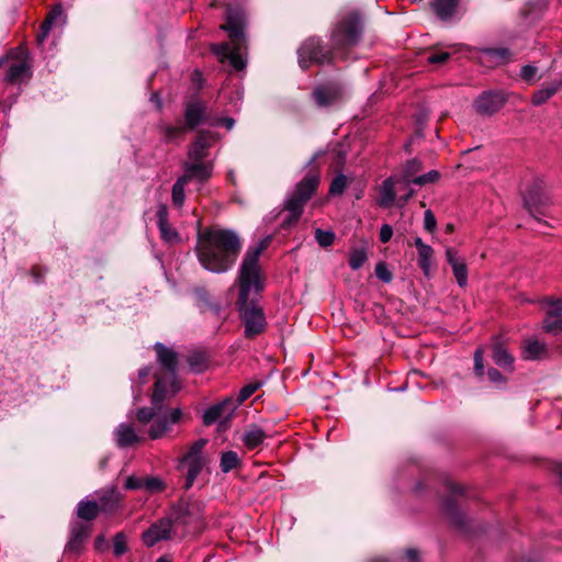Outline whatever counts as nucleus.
<instances>
[{
    "instance_id": "f257e3e1",
    "label": "nucleus",
    "mask_w": 562,
    "mask_h": 562,
    "mask_svg": "<svg viewBox=\"0 0 562 562\" xmlns=\"http://www.w3.org/2000/svg\"><path fill=\"white\" fill-rule=\"evenodd\" d=\"M266 247L267 244L262 241L260 245L248 249L239 269V296L237 305L247 338L261 334L267 325L262 308L250 299L252 291L258 294L263 290L259 257Z\"/></svg>"
},
{
    "instance_id": "f03ea898",
    "label": "nucleus",
    "mask_w": 562,
    "mask_h": 562,
    "mask_svg": "<svg viewBox=\"0 0 562 562\" xmlns=\"http://www.w3.org/2000/svg\"><path fill=\"white\" fill-rule=\"evenodd\" d=\"M361 22L359 15L350 12L342 16L331 31L333 50H324L322 42L317 37L306 40L297 50L299 64L301 68L306 69L311 64H330L334 61L335 55H340L345 59V53L340 50L356 45L361 37Z\"/></svg>"
},
{
    "instance_id": "7ed1b4c3",
    "label": "nucleus",
    "mask_w": 562,
    "mask_h": 562,
    "mask_svg": "<svg viewBox=\"0 0 562 562\" xmlns=\"http://www.w3.org/2000/svg\"><path fill=\"white\" fill-rule=\"evenodd\" d=\"M238 235L220 227H207L198 234L196 255L201 266L214 273L228 271L240 252Z\"/></svg>"
},
{
    "instance_id": "20e7f679",
    "label": "nucleus",
    "mask_w": 562,
    "mask_h": 562,
    "mask_svg": "<svg viewBox=\"0 0 562 562\" xmlns=\"http://www.w3.org/2000/svg\"><path fill=\"white\" fill-rule=\"evenodd\" d=\"M221 29L228 33L231 42L212 45V52L222 63L228 60L234 69L243 70L246 66L243 56V50L246 48L243 14L239 11L228 9L226 23Z\"/></svg>"
},
{
    "instance_id": "39448f33",
    "label": "nucleus",
    "mask_w": 562,
    "mask_h": 562,
    "mask_svg": "<svg viewBox=\"0 0 562 562\" xmlns=\"http://www.w3.org/2000/svg\"><path fill=\"white\" fill-rule=\"evenodd\" d=\"M168 395V390L165 389V382L162 379H157L155 382V389L151 396V407L139 408L137 411V419L147 424L154 419L153 425L149 428V437L151 439H158L167 432L171 425L179 422L182 416V412L179 408L171 409L169 413L162 412V403Z\"/></svg>"
},
{
    "instance_id": "423d86ee",
    "label": "nucleus",
    "mask_w": 562,
    "mask_h": 562,
    "mask_svg": "<svg viewBox=\"0 0 562 562\" xmlns=\"http://www.w3.org/2000/svg\"><path fill=\"white\" fill-rule=\"evenodd\" d=\"M319 183V173L310 171L302 181H300L285 201V210L289 212L288 217L283 221L284 225L295 223L302 215L304 204L310 200Z\"/></svg>"
},
{
    "instance_id": "0eeeda50",
    "label": "nucleus",
    "mask_w": 562,
    "mask_h": 562,
    "mask_svg": "<svg viewBox=\"0 0 562 562\" xmlns=\"http://www.w3.org/2000/svg\"><path fill=\"white\" fill-rule=\"evenodd\" d=\"M207 440L199 439L190 447L189 451L181 458V464L187 469L184 488L192 487L194 481L202 472L205 465V458L202 456V450Z\"/></svg>"
},
{
    "instance_id": "6e6552de",
    "label": "nucleus",
    "mask_w": 562,
    "mask_h": 562,
    "mask_svg": "<svg viewBox=\"0 0 562 562\" xmlns=\"http://www.w3.org/2000/svg\"><path fill=\"white\" fill-rule=\"evenodd\" d=\"M155 350L157 352L159 363L167 370V375L162 378L165 389L168 390V386H170V391L173 394L178 390L176 381V369L178 364L177 353L160 342L155 345ZM157 379H161V376H157L156 380Z\"/></svg>"
},
{
    "instance_id": "1a4fd4ad",
    "label": "nucleus",
    "mask_w": 562,
    "mask_h": 562,
    "mask_svg": "<svg viewBox=\"0 0 562 562\" xmlns=\"http://www.w3.org/2000/svg\"><path fill=\"white\" fill-rule=\"evenodd\" d=\"M238 403L234 402L233 397H225L223 401L207 407L203 415V424L205 426L213 425L216 422L221 424L227 422L237 409Z\"/></svg>"
},
{
    "instance_id": "9d476101",
    "label": "nucleus",
    "mask_w": 562,
    "mask_h": 562,
    "mask_svg": "<svg viewBox=\"0 0 562 562\" xmlns=\"http://www.w3.org/2000/svg\"><path fill=\"white\" fill-rule=\"evenodd\" d=\"M506 98L501 91H484L474 101V108L481 115H493L505 104Z\"/></svg>"
},
{
    "instance_id": "9b49d317",
    "label": "nucleus",
    "mask_w": 562,
    "mask_h": 562,
    "mask_svg": "<svg viewBox=\"0 0 562 562\" xmlns=\"http://www.w3.org/2000/svg\"><path fill=\"white\" fill-rule=\"evenodd\" d=\"M19 55L20 60L12 63L7 71L4 80L10 83L22 82L31 77V66L27 63V53L24 48H19L12 53V56Z\"/></svg>"
},
{
    "instance_id": "f8f14e48",
    "label": "nucleus",
    "mask_w": 562,
    "mask_h": 562,
    "mask_svg": "<svg viewBox=\"0 0 562 562\" xmlns=\"http://www.w3.org/2000/svg\"><path fill=\"white\" fill-rule=\"evenodd\" d=\"M184 173L180 177L187 183L191 180L206 181L213 172L212 161L187 160L183 164Z\"/></svg>"
},
{
    "instance_id": "ddd939ff",
    "label": "nucleus",
    "mask_w": 562,
    "mask_h": 562,
    "mask_svg": "<svg viewBox=\"0 0 562 562\" xmlns=\"http://www.w3.org/2000/svg\"><path fill=\"white\" fill-rule=\"evenodd\" d=\"M171 528L170 519H160L143 532L142 539L147 547H154L159 541L170 539Z\"/></svg>"
},
{
    "instance_id": "4468645a",
    "label": "nucleus",
    "mask_w": 562,
    "mask_h": 562,
    "mask_svg": "<svg viewBox=\"0 0 562 562\" xmlns=\"http://www.w3.org/2000/svg\"><path fill=\"white\" fill-rule=\"evenodd\" d=\"M215 143V137L210 132H201L188 150L187 160L206 161L207 150Z\"/></svg>"
},
{
    "instance_id": "2eb2a0df",
    "label": "nucleus",
    "mask_w": 562,
    "mask_h": 562,
    "mask_svg": "<svg viewBox=\"0 0 562 562\" xmlns=\"http://www.w3.org/2000/svg\"><path fill=\"white\" fill-rule=\"evenodd\" d=\"M206 103L200 100H190L186 103L184 121L189 130H194L206 120Z\"/></svg>"
},
{
    "instance_id": "dca6fc26",
    "label": "nucleus",
    "mask_w": 562,
    "mask_h": 562,
    "mask_svg": "<svg viewBox=\"0 0 562 562\" xmlns=\"http://www.w3.org/2000/svg\"><path fill=\"white\" fill-rule=\"evenodd\" d=\"M446 258L452 268L453 276L461 288L468 284V267L463 258L458 255L454 248L446 249Z\"/></svg>"
},
{
    "instance_id": "f3484780",
    "label": "nucleus",
    "mask_w": 562,
    "mask_h": 562,
    "mask_svg": "<svg viewBox=\"0 0 562 562\" xmlns=\"http://www.w3.org/2000/svg\"><path fill=\"white\" fill-rule=\"evenodd\" d=\"M157 225L160 232V237L169 244H175L180 240L178 232L170 225L168 218V209L166 205H159L157 210Z\"/></svg>"
},
{
    "instance_id": "a211bd4d",
    "label": "nucleus",
    "mask_w": 562,
    "mask_h": 562,
    "mask_svg": "<svg viewBox=\"0 0 562 562\" xmlns=\"http://www.w3.org/2000/svg\"><path fill=\"white\" fill-rule=\"evenodd\" d=\"M177 521L187 526L189 532H199L203 528L202 517L195 506H183L177 517Z\"/></svg>"
},
{
    "instance_id": "6ab92c4d",
    "label": "nucleus",
    "mask_w": 562,
    "mask_h": 562,
    "mask_svg": "<svg viewBox=\"0 0 562 562\" xmlns=\"http://www.w3.org/2000/svg\"><path fill=\"white\" fill-rule=\"evenodd\" d=\"M312 95L318 106H328L338 100L340 89L336 85L321 86L314 89Z\"/></svg>"
},
{
    "instance_id": "aec40b11",
    "label": "nucleus",
    "mask_w": 562,
    "mask_h": 562,
    "mask_svg": "<svg viewBox=\"0 0 562 562\" xmlns=\"http://www.w3.org/2000/svg\"><path fill=\"white\" fill-rule=\"evenodd\" d=\"M548 350L544 342L538 339H526L522 342L521 356L525 360L535 361L547 357Z\"/></svg>"
},
{
    "instance_id": "412c9836",
    "label": "nucleus",
    "mask_w": 562,
    "mask_h": 562,
    "mask_svg": "<svg viewBox=\"0 0 562 562\" xmlns=\"http://www.w3.org/2000/svg\"><path fill=\"white\" fill-rule=\"evenodd\" d=\"M267 438V434L263 431L262 428H260L257 425H248L246 426L240 440L243 445L249 449H256L258 448Z\"/></svg>"
},
{
    "instance_id": "4be33fe9",
    "label": "nucleus",
    "mask_w": 562,
    "mask_h": 562,
    "mask_svg": "<svg viewBox=\"0 0 562 562\" xmlns=\"http://www.w3.org/2000/svg\"><path fill=\"white\" fill-rule=\"evenodd\" d=\"M116 445L121 448L131 447L142 440L131 425L121 424L114 431Z\"/></svg>"
},
{
    "instance_id": "5701e85b",
    "label": "nucleus",
    "mask_w": 562,
    "mask_h": 562,
    "mask_svg": "<svg viewBox=\"0 0 562 562\" xmlns=\"http://www.w3.org/2000/svg\"><path fill=\"white\" fill-rule=\"evenodd\" d=\"M57 22H60V23H64V14H63V9L60 5H56L54 7L47 18L45 19V21L42 23L41 25V29H40V32L36 36V40H37V43L41 45L45 38L47 37L50 29H52V25L54 23H57Z\"/></svg>"
},
{
    "instance_id": "b1692460",
    "label": "nucleus",
    "mask_w": 562,
    "mask_h": 562,
    "mask_svg": "<svg viewBox=\"0 0 562 562\" xmlns=\"http://www.w3.org/2000/svg\"><path fill=\"white\" fill-rule=\"evenodd\" d=\"M398 182L397 179L390 177L385 179L380 188V199L378 204L381 207H390L396 198L395 192V183Z\"/></svg>"
},
{
    "instance_id": "393cba45",
    "label": "nucleus",
    "mask_w": 562,
    "mask_h": 562,
    "mask_svg": "<svg viewBox=\"0 0 562 562\" xmlns=\"http://www.w3.org/2000/svg\"><path fill=\"white\" fill-rule=\"evenodd\" d=\"M492 358L494 362L502 368H510L514 363L513 356L507 351L499 340H495L492 345Z\"/></svg>"
},
{
    "instance_id": "a878e982",
    "label": "nucleus",
    "mask_w": 562,
    "mask_h": 562,
    "mask_svg": "<svg viewBox=\"0 0 562 562\" xmlns=\"http://www.w3.org/2000/svg\"><path fill=\"white\" fill-rule=\"evenodd\" d=\"M121 495L115 490L105 491L100 497L99 509L100 512L111 513L119 507Z\"/></svg>"
},
{
    "instance_id": "bb28decb",
    "label": "nucleus",
    "mask_w": 562,
    "mask_h": 562,
    "mask_svg": "<svg viewBox=\"0 0 562 562\" xmlns=\"http://www.w3.org/2000/svg\"><path fill=\"white\" fill-rule=\"evenodd\" d=\"M99 512V504L95 501L82 499L77 505V516L83 520L94 519Z\"/></svg>"
},
{
    "instance_id": "cd10ccee",
    "label": "nucleus",
    "mask_w": 562,
    "mask_h": 562,
    "mask_svg": "<svg viewBox=\"0 0 562 562\" xmlns=\"http://www.w3.org/2000/svg\"><path fill=\"white\" fill-rule=\"evenodd\" d=\"M459 0H432L431 7L437 14L442 20L450 18L456 8L458 5Z\"/></svg>"
},
{
    "instance_id": "c85d7f7f",
    "label": "nucleus",
    "mask_w": 562,
    "mask_h": 562,
    "mask_svg": "<svg viewBox=\"0 0 562 562\" xmlns=\"http://www.w3.org/2000/svg\"><path fill=\"white\" fill-rule=\"evenodd\" d=\"M420 169L422 165L418 160L413 159L407 161L403 168L402 175L397 178V181L405 184L413 183V179L416 178V175L420 171Z\"/></svg>"
},
{
    "instance_id": "c756f323",
    "label": "nucleus",
    "mask_w": 562,
    "mask_h": 562,
    "mask_svg": "<svg viewBox=\"0 0 562 562\" xmlns=\"http://www.w3.org/2000/svg\"><path fill=\"white\" fill-rule=\"evenodd\" d=\"M457 52H458L457 45H452L449 47V49H440V50H436V52H430L426 55L425 58L429 64L442 65L452 56V54H454Z\"/></svg>"
},
{
    "instance_id": "7c9ffc66",
    "label": "nucleus",
    "mask_w": 562,
    "mask_h": 562,
    "mask_svg": "<svg viewBox=\"0 0 562 562\" xmlns=\"http://www.w3.org/2000/svg\"><path fill=\"white\" fill-rule=\"evenodd\" d=\"M240 464V458L235 451H225L221 454L220 468L223 473H228Z\"/></svg>"
},
{
    "instance_id": "2f4dec72",
    "label": "nucleus",
    "mask_w": 562,
    "mask_h": 562,
    "mask_svg": "<svg viewBox=\"0 0 562 562\" xmlns=\"http://www.w3.org/2000/svg\"><path fill=\"white\" fill-rule=\"evenodd\" d=\"M559 88H560L559 83H552L548 87H544V88L538 90L532 95V99H531L532 104L541 105L547 100H549L552 95H554L558 92Z\"/></svg>"
},
{
    "instance_id": "473e14b6",
    "label": "nucleus",
    "mask_w": 562,
    "mask_h": 562,
    "mask_svg": "<svg viewBox=\"0 0 562 562\" xmlns=\"http://www.w3.org/2000/svg\"><path fill=\"white\" fill-rule=\"evenodd\" d=\"M432 256L434 249L430 246L423 247V249L418 250V266L427 277L430 273Z\"/></svg>"
},
{
    "instance_id": "72a5a7b5",
    "label": "nucleus",
    "mask_w": 562,
    "mask_h": 562,
    "mask_svg": "<svg viewBox=\"0 0 562 562\" xmlns=\"http://www.w3.org/2000/svg\"><path fill=\"white\" fill-rule=\"evenodd\" d=\"M542 328L546 333L558 335L562 333V316L546 314Z\"/></svg>"
},
{
    "instance_id": "f704fd0d",
    "label": "nucleus",
    "mask_w": 562,
    "mask_h": 562,
    "mask_svg": "<svg viewBox=\"0 0 562 562\" xmlns=\"http://www.w3.org/2000/svg\"><path fill=\"white\" fill-rule=\"evenodd\" d=\"M367 250L363 247L352 248L349 255V266L352 270L360 269L367 261Z\"/></svg>"
},
{
    "instance_id": "c9c22d12",
    "label": "nucleus",
    "mask_w": 562,
    "mask_h": 562,
    "mask_svg": "<svg viewBox=\"0 0 562 562\" xmlns=\"http://www.w3.org/2000/svg\"><path fill=\"white\" fill-rule=\"evenodd\" d=\"M188 183L184 181V179H181L180 177L177 179L175 184L172 186V203L177 207H181L186 200L184 194V187Z\"/></svg>"
},
{
    "instance_id": "e433bc0d",
    "label": "nucleus",
    "mask_w": 562,
    "mask_h": 562,
    "mask_svg": "<svg viewBox=\"0 0 562 562\" xmlns=\"http://www.w3.org/2000/svg\"><path fill=\"white\" fill-rule=\"evenodd\" d=\"M315 239L321 247H329L335 240V234L331 231L317 228L315 231Z\"/></svg>"
},
{
    "instance_id": "4c0bfd02",
    "label": "nucleus",
    "mask_w": 562,
    "mask_h": 562,
    "mask_svg": "<svg viewBox=\"0 0 562 562\" xmlns=\"http://www.w3.org/2000/svg\"><path fill=\"white\" fill-rule=\"evenodd\" d=\"M189 128L187 125H178V126H171L167 125L164 128V134L166 139L168 140H175L177 138L182 137Z\"/></svg>"
},
{
    "instance_id": "58836bf2",
    "label": "nucleus",
    "mask_w": 562,
    "mask_h": 562,
    "mask_svg": "<svg viewBox=\"0 0 562 562\" xmlns=\"http://www.w3.org/2000/svg\"><path fill=\"white\" fill-rule=\"evenodd\" d=\"M165 488L164 482L159 477L147 476L144 477V488L149 493L161 492Z\"/></svg>"
},
{
    "instance_id": "ea45409f",
    "label": "nucleus",
    "mask_w": 562,
    "mask_h": 562,
    "mask_svg": "<svg viewBox=\"0 0 562 562\" xmlns=\"http://www.w3.org/2000/svg\"><path fill=\"white\" fill-rule=\"evenodd\" d=\"M347 186V178L344 175L336 176L329 187V193L331 195H339L344 192Z\"/></svg>"
},
{
    "instance_id": "a19ab883",
    "label": "nucleus",
    "mask_w": 562,
    "mask_h": 562,
    "mask_svg": "<svg viewBox=\"0 0 562 562\" xmlns=\"http://www.w3.org/2000/svg\"><path fill=\"white\" fill-rule=\"evenodd\" d=\"M89 536V528L80 522H76L71 526L70 537L77 540L85 541Z\"/></svg>"
},
{
    "instance_id": "79ce46f5",
    "label": "nucleus",
    "mask_w": 562,
    "mask_h": 562,
    "mask_svg": "<svg viewBox=\"0 0 562 562\" xmlns=\"http://www.w3.org/2000/svg\"><path fill=\"white\" fill-rule=\"evenodd\" d=\"M113 551L116 557L122 555L127 551L126 537L124 533L119 532L113 540Z\"/></svg>"
},
{
    "instance_id": "37998d69",
    "label": "nucleus",
    "mask_w": 562,
    "mask_h": 562,
    "mask_svg": "<svg viewBox=\"0 0 562 562\" xmlns=\"http://www.w3.org/2000/svg\"><path fill=\"white\" fill-rule=\"evenodd\" d=\"M258 387H259V383H250V384L245 385L239 391L238 397L236 400L234 398V402H237L238 406H239L244 401L249 398L258 390Z\"/></svg>"
},
{
    "instance_id": "c03bdc74",
    "label": "nucleus",
    "mask_w": 562,
    "mask_h": 562,
    "mask_svg": "<svg viewBox=\"0 0 562 562\" xmlns=\"http://www.w3.org/2000/svg\"><path fill=\"white\" fill-rule=\"evenodd\" d=\"M439 179V172L431 170L425 175L418 176L413 179V183L417 186H424L426 183H432Z\"/></svg>"
},
{
    "instance_id": "a18cd8bd",
    "label": "nucleus",
    "mask_w": 562,
    "mask_h": 562,
    "mask_svg": "<svg viewBox=\"0 0 562 562\" xmlns=\"http://www.w3.org/2000/svg\"><path fill=\"white\" fill-rule=\"evenodd\" d=\"M546 303L548 304L547 314H551V317L554 315L562 316V299H548Z\"/></svg>"
},
{
    "instance_id": "49530a36",
    "label": "nucleus",
    "mask_w": 562,
    "mask_h": 562,
    "mask_svg": "<svg viewBox=\"0 0 562 562\" xmlns=\"http://www.w3.org/2000/svg\"><path fill=\"white\" fill-rule=\"evenodd\" d=\"M375 274L380 280L384 282H390L392 280V273L389 271L384 262H379L375 266Z\"/></svg>"
},
{
    "instance_id": "de8ad7c7",
    "label": "nucleus",
    "mask_w": 562,
    "mask_h": 562,
    "mask_svg": "<svg viewBox=\"0 0 562 562\" xmlns=\"http://www.w3.org/2000/svg\"><path fill=\"white\" fill-rule=\"evenodd\" d=\"M436 226L437 221L434 213L430 210H427L424 215V228L427 232L432 233L436 229Z\"/></svg>"
},
{
    "instance_id": "09e8293b",
    "label": "nucleus",
    "mask_w": 562,
    "mask_h": 562,
    "mask_svg": "<svg viewBox=\"0 0 562 562\" xmlns=\"http://www.w3.org/2000/svg\"><path fill=\"white\" fill-rule=\"evenodd\" d=\"M474 371L479 376L484 373L483 350L481 348H477L474 352Z\"/></svg>"
},
{
    "instance_id": "8fccbe9b",
    "label": "nucleus",
    "mask_w": 562,
    "mask_h": 562,
    "mask_svg": "<svg viewBox=\"0 0 562 562\" xmlns=\"http://www.w3.org/2000/svg\"><path fill=\"white\" fill-rule=\"evenodd\" d=\"M125 487L127 490H143L144 477L128 476L125 481Z\"/></svg>"
},
{
    "instance_id": "3c124183",
    "label": "nucleus",
    "mask_w": 562,
    "mask_h": 562,
    "mask_svg": "<svg viewBox=\"0 0 562 562\" xmlns=\"http://www.w3.org/2000/svg\"><path fill=\"white\" fill-rule=\"evenodd\" d=\"M539 199L533 194L532 191L526 193L524 195V203L526 209L530 212V214H533L532 209L538 204Z\"/></svg>"
},
{
    "instance_id": "603ef678",
    "label": "nucleus",
    "mask_w": 562,
    "mask_h": 562,
    "mask_svg": "<svg viewBox=\"0 0 562 562\" xmlns=\"http://www.w3.org/2000/svg\"><path fill=\"white\" fill-rule=\"evenodd\" d=\"M537 70L538 69L535 66H524L520 70V77L526 81H531L536 78Z\"/></svg>"
},
{
    "instance_id": "864d4df0",
    "label": "nucleus",
    "mask_w": 562,
    "mask_h": 562,
    "mask_svg": "<svg viewBox=\"0 0 562 562\" xmlns=\"http://www.w3.org/2000/svg\"><path fill=\"white\" fill-rule=\"evenodd\" d=\"M393 236V228L389 224H383L380 228V240L385 244L391 240Z\"/></svg>"
},
{
    "instance_id": "5fc2aeb1",
    "label": "nucleus",
    "mask_w": 562,
    "mask_h": 562,
    "mask_svg": "<svg viewBox=\"0 0 562 562\" xmlns=\"http://www.w3.org/2000/svg\"><path fill=\"white\" fill-rule=\"evenodd\" d=\"M189 363H190L191 368L195 371H202L203 368L205 367V361H204L203 357H201V356L190 357Z\"/></svg>"
},
{
    "instance_id": "6e6d98bb",
    "label": "nucleus",
    "mask_w": 562,
    "mask_h": 562,
    "mask_svg": "<svg viewBox=\"0 0 562 562\" xmlns=\"http://www.w3.org/2000/svg\"><path fill=\"white\" fill-rule=\"evenodd\" d=\"M487 376L493 383H504L506 381L502 373L494 368L487 370Z\"/></svg>"
},
{
    "instance_id": "4d7b16f0",
    "label": "nucleus",
    "mask_w": 562,
    "mask_h": 562,
    "mask_svg": "<svg viewBox=\"0 0 562 562\" xmlns=\"http://www.w3.org/2000/svg\"><path fill=\"white\" fill-rule=\"evenodd\" d=\"M82 544H83V541L81 540H77V539H74L70 537L68 543H67V547L66 549L69 551V552H74V553H79L82 549Z\"/></svg>"
},
{
    "instance_id": "13d9d810",
    "label": "nucleus",
    "mask_w": 562,
    "mask_h": 562,
    "mask_svg": "<svg viewBox=\"0 0 562 562\" xmlns=\"http://www.w3.org/2000/svg\"><path fill=\"white\" fill-rule=\"evenodd\" d=\"M213 125H224L228 131L234 127L235 121L232 117L218 119L212 123Z\"/></svg>"
},
{
    "instance_id": "bf43d9fd",
    "label": "nucleus",
    "mask_w": 562,
    "mask_h": 562,
    "mask_svg": "<svg viewBox=\"0 0 562 562\" xmlns=\"http://www.w3.org/2000/svg\"><path fill=\"white\" fill-rule=\"evenodd\" d=\"M486 54L490 56H496L501 59H505L508 56V50L506 48L490 49V50H486Z\"/></svg>"
},
{
    "instance_id": "052dcab7",
    "label": "nucleus",
    "mask_w": 562,
    "mask_h": 562,
    "mask_svg": "<svg viewBox=\"0 0 562 562\" xmlns=\"http://www.w3.org/2000/svg\"><path fill=\"white\" fill-rule=\"evenodd\" d=\"M406 562H418V552L415 549H408L405 553Z\"/></svg>"
},
{
    "instance_id": "680f3d73",
    "label": "nucleus",
    "mask_w": 562,
    "mask_h": 562,
    "mask_svg": "<svg viewBox=\"0 0 562 562\" xmlns=\"http://www.w3.org/2000/svg\"><path fill=\"white\" fill-rule=\"evenodd\" d=\"M94 547L97 550L102 551L106 547V540L104 536L100 535L94 540Z\"/></svg>"
},
{
    "instance_id": "e2e57ef3",
    "label": "nucleus",
    "mask_w": 562,
    "mask_h": 562,
    "mask_svg": "<svg viewBox=\"0 0 562 562\" xmlns=\"http://www.w3.org/2000/svg\"><path fill=\"white\" fill-rule=\"evenodd\" d=\"M150 373V369L148 367H145V368H142L139 369L138 371V378L140 380L142 383L145 382L146 378L149 375Z\"/></svg>"
},
{
    "instance_id": "0e129e2a",
    "label": "nucleus",
    "mask_w": 562,
    "mask_h": 562,
    "mask_svg": "<svg viewBox=\"0 0 562 562\" xmlns=\"http://www.w3.org/2000/svg\"><path fill=\"white\" fill-rule=\"evenodd\" d=\"M192 81H193V83L198 85V88H201V86H202V75H201L200 71L196 70V71H194L192 74Z\"/></svg>"
},
{
    "instance_id": "69168bd1",
    "label": "nucleus",
    "mask_w": 562,
    "mask_h": 562,
    "mask_svg": "<svg viewBox=\"0 0 562 562\" xmlns=\"http://www.w3.org/2000/svg\"><path fill=\"white\" fill-rule=\"evenodd\" d=\"M414 190H409L408 193L398 200L400 206H403L407 203V201L413 196Z\"/></svg>"
},
{
    "instance_id": "338daca9",
    "label": "nucleus",
    "mask_w": 562,
    "mask_h": 562,
    "mask_svg": "<svg viewBox=\"0 0 562 562\" xmlns=\"http://www.w3.org/2000/svg\"><path fill=\"white\" fill-rule=\"evenodd\" d=\"M414 244H415V246H416V248H417V251H418V250H420V249H423V247H427V246H428L427 244H425V243L423 241V239H422L420 237H416V238L414 239Z\"/></svg>"
},
{
    "instance_id": "774afa93",
    "label": "nucleus",
    "mask_w": 562,
    "mask_h": 562,
    "mask_svg": "<svg viewBox=\"0 0 562 562\" xmlns=\"http://www.w3.org/2000/svg\"><path fill=\"white\" fill-rule=\"evenodd\" d=\"M370 562H389V561L386 559H383V558H378V559L371 560Z\"/></svg>"
}]
</instances>
